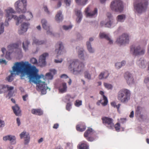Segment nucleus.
I'll return each mask as SVG.
<instances>
[{"instance_id": "obj_58", "label": "nucleus", "mask_w": 149, "mask_h": 149, "mask_svg": "<svg viewBox=\"0 0 149 149\" xmlns=\"http://www.w3.org/2000/svg\"><path fill=\"white\" fill-rule=\"evenodd\" d=\"M64 2L67 6H69L71 3V0H64Z\"/></svg>"}, {"instance_id": "obj_10", "label": "nucleus", "mask_w": 149, "mask_h": 149, "mask_svg": "<svg viewBox=\"0 0 149 149\" xmlns=\"http://www.w3.org/2000/svg\"><path fill=\"white\" fill-rule=\"evenodd\" d=\"M131 51L134 55H138L143 54L145 53L144 49L141 48L140 46H132L130 48Z\"/></svg>"}, {"instance_id": "obj_8", "label": "nucleus", "mask_w": 149, "mask_h": 149, "mask_svg": "<svg viewBox=\"0 0 149 149\" xmlns=\"http://www.w3.org/2000/svg\"><path fill=\"white\" fill-rule=\"evenodd\" d=\"M32 17L33 15L31 13L28 12L26 14L25 16L22 15H20L19 17L17 16H15L14 19L17 21L16 25H18L19 22L22 21L23 20L25 19L26 20H29Z\"/></svg>"}, {"instance_id": "obj_33", "label": "nucleus", "mask_w": 149, "mask_h": 149, "mask_svg": "<svg viewBox=\"0 0 149 149\" xmlns=\"http://www.w3.org/2000/svg\"><path fill=\"white\" fill-rule=\"evenodd\" d=\"M143 58H141L137 61V63L139 64L140 67L142 68H144L146 67Z\"/></svg>"}, {"instance_id": "obj_59", "label": "nucleus", "mask_w": 149, "mask_h": 149, "mask_svg": "<svg viewBox=\"0 0 149 149\" xmlns=\"http://www.w3.org/2000/svg\"><path fill=\"white\" fill-rule=\"evenodd\" d=\"M0 64H4L5 65H6L7 64V62L5 60L0 59Z\"/></svg>"}, {"instance_id": "obj_34", "label": "nucleus", "mask_w": 149, "mask_h": 149, "mask_svg": "<svg viewBox=\"0 0 149 149\" xmlns=\"http://www.w3.org/2000/svg\"><path fill=\"white\" fill-rule=\"evenodd\" d=\"M78 149H89V146L86 142L79 145L78 146Z\"/></svg>"}, {"instance_id": "obj_40", "label": "nucleus", "mask_w": 149, "mask_h": 149, "mask_svg": "<svg viewBox=\"0 0 149 149\" xmlns=\"http://www.w3.org/2000/svg\"><path fill=\"white\" fill-rule=\"evenodd\" d=\"M87 46L88 49L90 52L93 53L94 52V50L91 47V44L90 42H87Z\"/></svg>"}, {"instance_id": "obj_48", "label": "nucleus", "mask_w": 149, "mask_h": 149, "mask_svg": "<svg viewBox=\"0 0 149 149\" xmlns=\"http://www.w3.org/2000/svg\"><path fill=\"white\" fill-rule=\"evenodd\" d=\"M74 104L76 106L79 107L81 105L82 101L81 100H77L76 101Z\"/></svg>"}, {"instance_id": "obj_46", "label": "nucleus", "mask_w": 149, "mask_h": 149, "mask_svg": "<svg viewBox=\"0 0 149 149\" xmlns=\"http://www.w3.org/2000/svg\"><path fill=\"white\" fill-rule=\"evenodd\" d=\"M111 105L114 107H116L118 110L119 109L121 104H118L117 105H116V103L115 102H111Z\"/></svg>"}, {"instance_id": "obj_57", "label": "nucleus", "mask_w": 149, "mask_h": 149, "mask_svg": "<svg viewBox=\"0 0 149 149\" xmlns=\"http://www.w3.org/2000/svg\"><path fill=\"white\" fill-rule=\"evenodd\" d=\"M50 72L49 73H51V74H52L53 76L56 73V71L54 69H52L50 70Z\"/></svg>"}, {"instance_id": "obj_51", "label": "nucleus", "mask_w": 149, "mask_h": 149, "mask_svg": "<svg viewBox=\"0 0 149 149\" xmlns=\"http://www.w3.org/2000/svg\"><path fill=\"white\" fill-rule=\"evenodd\" d=\"M144 82L146 84V86L148 89H149V77L145 78Z\"/></svg>"}, {"instance_id": "obj_21", "label": "nucleus", "mask_w": 149, "mask_h": 149, "mask_svg": "<svg viewBox=\"0 0 149 149\" xmlns=\"http://www.w3.org/2000/svg\"><path fill=\"white\" fill-rule=\"evenodd\" d=\"M99 36L100 38H104L109 41V43L111 44L113 43L112 40H111L110 38L109 37V35L105 34L104 33H100L99 34Z\"/></svg>"}, {"instance_id": "obj_11", "label": "nucleus", "mask_w": 149, "mask_h": 149, "mask_svg": "<svg viewBox=\"0 0 149 149\" xmlns=\"http://www.w3.org/2000/svg\"><path fill=\"white\" fill-rule=\"evenodd\" d=\"M116 42L120 45L128 43L129 42V37L127 34L124 33L117 39Z\"/></svg>"}, {"instance_id": "obj_38", "label": "nucleus", "mask_w": 149, "mask_h": 149, "mask_svg": "<svg viewBox=\"0 0 149 149\" xmlns=\"http://www.w3.org/2000/svg\"><path fill=\"white\" fill-rule=\"evenodd\" d=\"M1 51L3 53V55L5 52H6V57L7 58H10V55L11 54V52H6V49L4 47L2 48L1 49Z\"/></svg>"}, {"instance_id": "obj_26", "label": "nucleus", "mask_w": 149, "mask_h": 149, "mask_svg": "<svg viewBox=\"0 0 149 149\" xmlns=\"http://www.w3.org/2000/svg\"><path fill=\"white\" fill-rule=\"evenodd\" d=\"M107 16L109 19V21L105 24V27H110L111 26L112 23L113 21L112 19V20L111 19L112 16L111 14L110 13H107Z\"/></svg>"}, {"instance_id": "obj_22", "label": "nucleus", "mask_w": 149, "mask_h": 149, "mask_svg": "<svg viewBox=\"0 0 149 149\" xmlns=\"http://www.w3.org/2000/svg\"><path fill=\"white\" fill-rule=\"evenodd\" d=\"M142 110V108L139 106L137 107L135 111V116L139 119V118L142 119L143 115L141 114V111Z\"/></svg>"}, {"instance_id": "obj_7", "label": "nucleus", "mask_w": 149, "mask_h": 149, "mask_svg": "<svg viewBox=\"0 0 149 149\" xmlns=\"http://www.w3.org/2000/svg\"><path fill=\"white\" fill-rule=\"evenodd\" d=\"M5 11L6 13V19L5 22V25L6 26H8L9 25L8 22L13 18L14 19L15 16H16V15H13V14L15 13V11L13 9L11 8H9L7 9Z\"/></svg>"}, {"instance_id": "obj_13", "label": "nucleus", "mask_w": 149, "mask_h": 149, "mask_svg": "<svg viewBox=\"0 0 149 149\" xmlns=\"http://www.w3.org/2000/svg\"><path fill=\"white\" fill-rule=\"evenodd\" d=\"M124 77L127 83L129 85H131L134 83V79L131 74L128 72H125Z\"/></svg>"}, {"instance_id": "obj_15", "label": "nucleus", "mask_w": 149, "mask_h": 149, "mask_svg": "<svg viewBox=\"0 0 149 149\" xmlns=\"http://www.w3.org/2000/svg\"><path fill=\"white\" fill-rule=\"evenodd\" d=\"M48 56V54L45 53L43 54L40 56L39 60V62L41 66H45L46 64V57Z\"/></svg>"}, {"instance_id": "obj_63", "label": "nucleus", "mask_w": 149, "mask_h": 149, "mask_svg": "<svg viewBox=\"0 0 149 149\" xmlns=\"http://www.w3.org/2000/svg\"><path fill=\"white\" fill-rule=\"evenodd\" d=\"M28 95L26 94L22 96V99L24 101H26V99L28 98Z\"/></svg>"}, {"instance_id": "obj_29", "label": "nucleus", "mask_w": 149, "mask_h": 149, "mask_svg": "<svg viewBox=\"0 0 149 149\" xmlns=\"http://www.w3.org/2000/svg\"><path fill=\"white\" fill-rule=\"evenodd\" d=\"M31 113L36 115L41 116L43 114V112L40 109H34L31 110Z\"/></svg>"}, {"instance_id": "obj_41", "label": "nucleus", "mask_w": 149, "mask_h": 149, "mask_svg": "<svg viewBox=\"0 0 149 149\" xmlns=\"http://www.w3.org/2000/svg\"><path fill=\"white\" fill-rule=\"evenodd\" d=\"M53 75L50 73H47L45 76V78L47 80H52L53 78Z\"/></svg>"}, {"instance_id": "obj_6", "label": "nucleus", "mask_w": 149, "mask_h": 149, "mask_svg": "<svg viewBox=\"0 0 149 149\" xmlns=\"http://www.w3.org/2000/svg\"><path fill=\"white\" fill-rule=\"evenodd\" d=\"M148 5V0H141L134 6V8L137 13H141L145 10Z\"/></svg>"}, {"instance_id": "obj_60", "label": "nucleus", "mask_w": 149, "mask_h": 149, "mask_svg": "<svg viewBox=\"0 0 149 149\" xmlns=\"http://www.w3.org/2000/svg\"><path fill=\"white\" fill-rule=\"evenodd\" d=\"M65 99L68 101H69L70 98H71V96L69 95H67L65 96Z\"/></svg>"}, {"instance_id": "obj_42", "label": "nucleus", "mask_w": 149, "mask_h": 149, "mask_svg": "<svg viewBox=\"0 0 149 149\" xmlns=\"http://www.w3.org/2000/svg\"><path fill=\"white\" fill-rule=\"evenodd\" d=\"M6 91L5 89V85L0 84V94L4 93Z\"/></svg>"}, {"instance_id": "obj_16", "label": "nucleus", "mask_w": 149, "mask_h": 149, "mask_svg": "<svg viewBox=\"0 0 149 149\" xmlns=\"http://www.w3.org/2000/svg\"><path fill=\"white\" fill-rule=\"evenodd\" d=\"M20 136L21 139L24 138V143L27 144L30 141V136L28 133H26L25 131H24L20 134Z\"/></svg>"}, {"instance_id": "obj_44", "label": "nucleus", "mask_w": 149, "mask_h": 149, "mask_svg": "<svg viewBox=\"0 0 149 149\" xmlns=\"http://www.w3.org/2000/svg\"><path fill=\"white\" fill-rule=\"evenodd\" d=\"M104 86L108 89H111L113 86L111 84L104 83Z\"/></svg>"}, {"instance_id": "obj_31", "label": "nucleus", "mask_w": 149, "mask_h": 149, "mask_svg": "<svg viewBox=\"0 0 149 149\" xmlns=\"http://www.w3.org/2000/svg\"><path fill=\"white\" fill-rule=\"evenodd\" d=\"M93 133V130L92 129L88 127V129L85 132L84 136L85 137H87L89 135H91Z\"/></svg>"}, {"instance_id": "obj_36", "label": "nucleus", "mask_w": 149, "mask_h": 149, "mask_svg": "<svg viewBox=\"0 0 149 149\" xmlns=\"http://www.w3.org/2000/svg\"><path fill=\"white\" fill-rule=\"evenodd\" d=\"M125 16L124 15H121L118 16L117 17V20L118 22H123L125 20Z\"/></svg>"}, {"instance_id": "obj_14", "label": "nucleus", "mask_w": 149, "mask_h": 149, "mask_svg": "<svg viewBox=\"0 0 149 149\" xmlns=\"http://www.w3.org/2000/svg\"><path fill=\"white\" fill-rule=\"evenodd\" d=\"M41 23L43 28L47 31V34L51 35L52 34V32L50 31L49 26L47 24V21L44 19L41 20Z\"/></svg>"}, {"instance_id": "obj_3", "label": "nucleus", "mask_w": 149, "mask_h": 149, "mask_svg": "<svg viewBox=\"0 0 149 149\" xmlns=\"http://www.w3.org/2000/svg\"><path fill=\"white\" fill-rule=\"evenodd\" d=\"M131 92L127 89L123 88L119 91L118 93L117 99L123 103H126L130 99Z\"/></svg>"}, {"instance_id": "obj_30", "label": "nucleus", "mask_w": 149, "mask_h": 149, "mask_svg": "<svg viewBox=\"0 0 149 149\" xmlns=\"http://www.w3.org/2000/svg\"><path fill=\"white\" fill-rule=\"evenodd\" d=\"M104 92L102 91H100V94L102 96L103 99L104 101V102H102L101 103L103 106H105L108 103V100L107 97L104 95Z\"/></svg>"}, {"instance_id": "obj_18", "label": "nucleus", "mask_w": 149, "mask_h": 149, "mask_svg": "<svg viewBox=\"0 0 149 149\" xmlns=\"http://www.w3.org/2000/svg\"><path fill=\"white\" fill-rule=\"evenodd\" d=\"M56 49L55 52L57 53L58 55L61 54L62 52V50L63 48V46L62 43L61 42H58L56 45Z\"/></svg>"}, {"instance_id": "obj_17", "label": "nucleus", "mask_w": 149, "mask_h": 149, "mask_svg": "<svg viewBox=\"0 0 149 149\" xmlns=\"http://www.w3.org/2000/svg\"><path fill=\"white\" fill-rule=\"evenodd\" d=\"M29 24L28 23H23L21 25V27L20 30L18 31V33L19 34H22L26 32L28 28Z\"/></svg>"}, {"instance_id": "obj_50", "label": "nucleus", "mask_w": 149, "mask_h": 149, "mask_svg": "<svg viewBox=\"0 0 149 149\" xmlns=\"http://www.w3.org/2000/svg\"><path fill=\"white\" fill-rule=\"evenodd\" d=\"M0 34L3 33L4 31V27L3 26V23H2L0 24Z\"/></svg>"}, {"instance_id": "obj_2", "label": "nucleus", "mask_w": 149, "mask_h": 149, "mask_svg": "<svg viewBox=\"0 0 149 149\" xmlns=\"http://www.w3.org/2000/svg\"><path fill=\"white\" fill-rule=\"evenodd\" d=\"M69 62L70 65L68 67V69L71 71H73L74 74H79L84 70V64L80 62L78 60H71Z\"/></svg>"}, {"instance_id": "obj_45", "label": "nucleus", "mask_w": 149, "mask_h": 149, "mask_svg": "<svg viewBox=\"0 0 149 149\" xmlns=\"http://www.w3.org/2000/svg\"><path fill=\"white\" fill-rule=\"evenodd\" d=\"M85 77L87 78L89 80L91 79V76L90 74L88 72V71H85L84 73Z\"/></svg>"}, {"instance_id": "obj_61", "label": "nucleus", "mask_w": 149, "mask_h": 149, "mask_svg": "<svg viewBox=\"0 0 149 149\" xmlns=\"http://www.w3.org/2000/svg\"><path fill=\"white\" fill-rule=\"evenodd\" d=\"M86 139L88 141H93L94 140V139L92 137H86Z\"/></svg>"}, {"instance_id": "obj_52", "label": "nucleus", "mask_w": 149, "mask_h": 149, "mask_svg": "<svg viewBox=\"0 0 149 149\" xmlns=\"http://www.w3.org/2000/svg\"><path fill=\"white\" fill-rule=\"evenodd\" d=\"M30 62L32 64H37L38 61L36 58H33L30 59Z\"/></svg>"}, {"instance_id": "obj_64", "label": "nucleus", "mask_w": 149, "mask_h": 149, "mask_svg": "<svg viewBox=\"0 0 149 149\" xmlns=\"http://www.w3.org/2000/svg\"><path fill=\"white\" fill-rule=\"evenodd\" d=\"M13 94V92L12 91H9L8 93V96L9 97H11Z\"/></svg>"}, {"instance_id": "obj_43", "label": "nucleus", "mask_w": 149, "mask_h": 149, "mask_svg": "<svg viewBox=\"0 0 149 149\" xmlns=\"http://www.w3.org/2000/svg\"><path fill=\"white\" fill-rule=\"evenodd\" d=\"M78 56L80 58L84 59L83 49H81L78 52Z\"/></svg>"}, {"instance_id": "obj_19", "label": "nucleus", "mask_w": 149, "mask_h": 149, "mask_svg": "<svg viewBox=\"0 0 149 149\" xmlns=\"http://www.w3.org/2000/svg\"><path fill=\"white\" fill-rule=\"evenodd\" d=\"M3 140L6 141L8 140L10 141L12 144H14L15 143V138L14 136L8 135L4 136L3 138Z\"/></svg>"}, {"instance_id": "obj_32", "label": "nucleus", "mask_w": 149, "mask_h": 149, "mask_svg": "<svg viewBox=\"0 0 149 149\" xmlns=\"http://www.w3.org/2000/svg\"><path fill=\"white\" fill-rule=\"evenodd\" d=\"M19 44L21 45V42H19ZM19 43H13L10 44L8 46V48L9 50L13 49H17L19 47Z\"/></svg>"}, {"instance_id": "obj_9", "label": "nucleus", "mask_w": 149, "mask_h": 149, "mask_svg": "<svg viewBox=\"0 0 149 149\" xmlns=\"http://www.w3.org/2000/svg\"><path fill=\"white\" fill-rule=\"evenodd\" d=\"M102 123L106 125L108 128L112 129L114 127L113 123V120L109 117H103L102 118Z\"/></svg>"}, {"instance_id": "obj_4", "label": "nucleus", "mask_w": 149, "mask_h": 149, "mask_svg": "<svg viewBox=\"0 0 149 149\" xmlns=\"http://www.w3.org/2000/svg\"><path fill=\"white\" fill-rule=\"evenodd\" d=\"M26 0H19L15 4V7L16 11L19 13H24L26 11Z\"/></svg>"}, {"instance_id": "obj_24", "label": "nucleus", "mask_w": 149, "mask_h": 149, "mask_svg": "<svg viewBox=\"0 0 149 149\" xmlns=\"http://www.w3.org/2000/svg\"><path fill=\"white\" fill-rule=\"evenodd\" d=\"M67 86L65 83H63L60 85L59 90L61 93H63L67 91Z\"/></svg>"}, {"instance_id": "obj_28", "label": "nucleus", "mask_w": 149, "mask_h": 149, "mask_svg": "<svg viewBox=\"0 0 149 149\" xmlns=\"http://www.w3.org/2000/svg\"><path fill=\"white\" fill-rule=\"evenodd\" d=\"M109 74L108 72L107 71H105L100 73L99 75V78L100 79H106L109 76Z\"/></svg>"}, {"instance_id": "obj_23", "label": "nucleus", "mask_w": 149, "mask_h": 149, "mask_svg": "<svg viewBox=\"0 0 149 149\" xmlns=\"http://www.w3.org/2000/svg\"><path fill=\"white\" fill-rule=\"evenodd\" d=\"M75 14L77 16L76 19L77 23H79L82 19V14L80 10H78L77 9L75 10Z\"/></svg>"}, {"instance_id": "obj_49", "label": "nucleus", "mask_w": 149, "mask_h": 149, "mask_svg": "<svg viewBox=\"0 0 149 149\" xmlns=\"http://www.w3.org/2000/svg\"><path fill=\"white\" fill-rule=\"evenodd\" d=\"M117 132H119L120 130V125L119 123H117L114 126Z\"/></svg>"}, {"instance_id": "obj_62", "label": "nucleus", "mask_w": 149, "mask_h": 149, "mask_svg": "<svg viewBox=\"0 0 149 149\" xmlns=\"http://www.w3.org/2000/svg\"><path fill=\"white\" fill-rule=\"evenodd\" d=\"M5 123L3 121H2L0 120V127H3L4 126Z\"/></svg>"}, {"instance_id": "obj_1", "label": "nucleus", "mask_w": 149, "mask_h": 149, "mask_svg": "<svg viewBox=\"0 0 149 149\" xmlns=\"http://www.w3.org/2000/svg\"><path fill=\"white\" fill-rule=\"evenodd\" d=\"M12 70L10 71V75L6 78L8 81H12L13 79V77L16 74H26L29 76L30 80L37 84L38 88L42 94L46 93V90L48 89L47 84L45 82L39 80L41 77L38 74V70L35 66L31 65L28 61L15 62L12 67Z\"/></svg>"}, {"instance_id": "obj_47", "label": "nucleus", "mask_w": 149, "mask_h": 149, "mask_svg": "<svg viewBox=\"0 0 149 149\" xmlns=\"http://www.w3.org/2000/svg\"><path fill=\"white\" fill-rule=\"evenodd\" d=\"M5 89L7 91H11L14 89V87L13 86H9L8 85H5Z\"/></svg>"}, {"instance_id": "obj_25", "label": "nucleus", "mask_w": 149, "mask_h": 149, "mask_svg": "<svg viewBox=\"0 0 149 149\" xmlns=\"http://www.w3.org/2000/svg\"><path fill=\"white\" fill-rule=\"evenodd\" d=\"M86 129V127L85 124L83 123H80L76 126V130L79 132H83Z\"/></svg>"}, {"instance_id": "obj_55", "label": "nucleus", "mask_w": 149, "mask_h": 149, "mask_svg": "<svg viewBox=\"0 0 149 149\" xmlns=\"http://www.w3.org/2000/svg\"><path fill=\"white\" fill-rule=\"evenodd\" d=\"M66 148H69L70 149H71L72 147V143L70 142H67L66 143Z\"/></svg>"}, {"instance_id": "obj_12", "label": "nucleus", "mask_w": 149, "mask_h": 149, "mask_svg": "<svg viewBox=\"0 0 149 149\" xmlns=\"http://www.w3.org/2000/svg\"><path fill=\"white\" fill-rule=\"evenodd\" d=\"M85 12L86 17H92L97 15V8H95L94 10L92 11L91 10L90 7L88 6L86 8Z\"/></svg>"}, {"instance_id": "obj_35", "label": "nucleus", "mask_w": 149, "mask_h": 149, "mask_svg": "<svg viewBox=\"0 0 149 149\" xmlns=\"http://www.w3.org/2000/svg\"><path fill=\"white\" fill-rule=\"evenodd\" d=\"M33 44H35L36 45H39L44 44L45 42L44 41H40L35 38H34L33 39Z\"/></svg>"}, {"instance_id": "obj_37", "label": "nucleus", "mask_w": 149, "mask_h": 149, "mask_svg": "<svg viewBox=\"0 0 149 149\" xmlns=\"http://www.w3.org/2000/svg\"><path fill=\"white\" fill-rule=\"evenodd\" d=\"M76 3L79 5H84L88 1V0H75Z\"/></svg>"}, {"instance_id": "obj_54", "label": "nucleus", "mask_w": 149, "mask_h": 149, "mask_svg": "<svg viewBox=\"0 0 149 149\" xmlns=\"http://www.w3.org/2000/svg\"><path fill=\"white\" fill-rule=\"evenodd\" d=\"M72 25H69L68 26H63V29L65 30H68L72 28Z\"/></svg>"}, {"instance_id": "obj_56", "label": "nucleus", "mask_w": 149, "mask_h": 149, "mask_svg": "<svg viewBox=\"0 0 149 149\" xmlns=\"http://www.w3.org/2000/svg\"><path fill=\"white\" fill-rule=\"evenodd\" d=\"M115 67L117 69H119L122 66L121 65V63H117L115 64Z\"/></svg>"}, {"instance_id": "obj_5", "label": "nucleus", "mask_w": 149, "mask_h": 149, "mask_svg": "<svg viewBox=\"0 0 149 149\" xmlns=\"http://www.w3.org/2000/svg\"><path fill=\"white\" fill-rule=\"evenodd\" d=\"M111 9L116 12H121L123 9L122 2L119 0H114L112 1L110 5Z\"/></svg>"}, {"instance_id": "obj_27", "label": "nucleus", "mask_w": 149, "mask_h": 149, "mask_svg": "<svg viewBox=\"0 0 149 149\" xmlns=\"http://www.w3.org/2000/svg\"><path fill=\"white\" fill-rule=\"evenodd\" d=\"M56 20L58 22H59L63 20V17L61 11H58L55 17Z\"/></svg>"}, {"instance_id": "obj_53", "label": "nucleus", "mask_w": 149, "mask_h": 149, "mask_svg": "<svg viewBox=\"0 0 149 149\" xmlns=\"http://www.w3.org/2000/svg\"><path fill=\"white\" fill-rule=\"evenodd\" d=\"M72 104L70 102L68 103L66 105V109L68 111H70L71 108Z\"/></svg>"}, {"instance_id": "obj_39", "label": "nucleus", "mask_w": 149, "mask_h": 149, "mask_svg": "<svg viewBox=\"0 0 149 149\" xmlns=\"http://www.w3.org/2000/svg\"><path fill=\"white\" fill-rule=\"evenodd\" d=\"M29 42L27 40L25 42H23L22 43V47L26 51L28 49V47Z\"/></svg>"}, {"instance_id": "obj_20", "label": "nucleus", "mask_w": 149, "mask_h": 149, "mask_svg": "<svg viewBox=\"0 0 149 149\" xmlns=\"http://www.w3.org/2000/svg\"><path fill=\"white\" fill-rule=\"evenodd\" d=\"M12 109L14 113L16 116H19L21 115V110L17 104H16L15 106H13Z\"/></svg>"}]
</instances>
